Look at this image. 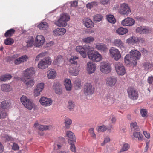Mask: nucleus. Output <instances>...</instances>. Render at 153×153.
<instances>
[{"instance_id": "60", "label": "nucleus", "mask_w": 153, "mask_h": 153, "mask_svg": "<svg viewBox=\"0 0 153 153\" xmlns=\"http://www.w3.org/2000/svg\"><path fill=\"white\" fill-rule=\"evenodd\" d=\"M140 113L141 116L143 117H145L147 114V111L146 109H141L140 111Z\"/></svg>"}, {"instance_id": "9", "label": "nucleus", "mask_w": 153, "mask_h": 153, "mask_svg": "<svg viewBox=\"0 0 153 153\" xmlns=\"http://www.w3.org/2000/svg\"><path fill=\"white\" fill-rule=\"evenodd\" d=\"M127 93L128 97L131 99L135 100L137 99L138 95L137 92L132 87L128 88Z\"/></svg>"}, {"instance_id": "61", "label": "nucleus", "mask_w": 153, "mask_h": 153, "mask_svg": "<svg viewBox=\"0 0 153 153\" xmlns=\"http://www.w3.org/2000/svg\"><path fill=\"white\" fill-rule=\"evenodd\" d=\"M69 143L71 144L70 149L73 152H75L76 151V150L74 145L71 142Z\"/></svg>"}, {"instance_id": "5", "label": "nucleus", "mask_w": 153, "mask_h": 153, "mask_svg": "<svg viewBox=\"0 0 153 153\" xmlns=\"http://www.w3.org/2000/svg\"><path fill=\"white\" fill-rule=\"evenodd\" d=\"M116 73L119 75L123 76L126 73V70L123 64L119 62H116L114 64Z\"/></svg>"}, {"instance_id": "32", "label": "nucleus", "mask_w": 153, "mask_h": 153, "mask_svg": "<svg viewBox=\"0 0 153 153\" xmlns=\"http://www.w3.org/2000/svg\"><path fill=\"white\" fill-rule=\"evenodd\" d=\"M38 27L40 30H46L48 29V25L46 22H41L38 25Z\"/></svg>"}, {"instance_id": "44", "label": "nucleus", "mask_w": 153, "mask_h": 153, "mask_svg": "<svg viewBox=\"0 0 153 153\" xmlns=\"http://www.w3.org/2000/svg\"><path fill=\"white\" fill-rule=\"evenodd\" d=\"M30 100L28 99L27 97L24 95H23L21 98V102L24 106H27L26 103Z\"/></svg>"}, {"instance_id": "57", "label": "nucleus", "mask_w": 153, "mask_h": 153, "mask_svg": "<svg viewBox=\"0 0 153 153\" xmlns=\"http://www.w3.org/2000/svg\"><path fill=\"white\" fill-rule=\"evenodd\" d=\"M129 146L128 144L125 143L123 145L122 149L120 151V152L127 151L129 149Z\"/></svg>"}, {"instance_id": "50", "label": "nucleus", "mask_w": 153, "mask_h": 153, "mask_svg": "<svg viewBox=\"0 0 153 153\" xmlns=\"http://www.w3.org/2000/svg\"><path fill=\"white\" fill-rule=\"evenodd\" d=\"M131 128L133 131H138L139 129L137 125V123L134 122L131 123L130 124Z\"/></svg>"}, {"instance_id": "37", "label": "nucleus", "mask_w": 153, "mask_h": 153, "mask_svg": "<svg viewBox=\"0 0 153 153\" xmlns=\"http://www.w3.org/2000/svg\"><path fill=\"white\" fill-rule=\"evenodd\" d=\"M128 30L126 28L120 27L118 28L116 30V33L120 35H123L127 33Z\"/></svg>"}, {"instance_id": "31", "label": "nucleus", "mask_w": 153, "mask_h": 153, "mask_svg": "<svg viewBox=\"0 0 153 153\" xmlns=\"http://www.w3.org/2000/svg\"><path fill=\"white\" fill-rule=\"evenodd\" d=\"M139 41V39L135 37H131L128 39L126 40V42L129 44H134L137 42Z\"/></svg>"}, {"instance_id": "20", "label": "nucleus", "mask_w": 153, "mask_h": 153, "mask_svg": "<svg viewBox=\"0 0 153 153\" xmlns=\"http://www.w3.org/2000/svg\"><path fill=\"white\" fill-rule=\"evenodd\" d=\"M34 126L36 128L41 131H43L52 128V126L50 125L47 126L45 125H40L37 122L35 123L34 125Z\"/></svg>"}, {"instance_id": "3", "label": "nucleus", "mask_w": 153, "mask_h": 153, "mask_svg": "<svg viewBox=\"0 0 153 153\" xmlns=\"http://www.w3.org/2000/svg\"><path fill=\"white\" fill-rule=\"evenodd\" d=\"M52 61L51 59L49 57L44 58L39 62L38 67L42 69H45L51 65Z\"/></svg>"}, {"instance_id": "27", "label": "nucleus", "mask_w": 153, "mask_h": 153, "mask_svg": "<svg viewBox=\"0 0 153 153\" xmlns=\"http://www.w3.org/2000/svg\"><path fill=\"white\" fill-rule=\"evenodd\" d=\"M53 88L56 94H60L61 93L62 91L61 85L59 83L57 82L54 83Z\"/></svg>"}, {"instance_id": "1", "label": "nucleus", "mask_w": 153, "mask_h": 153, "mask_svg": "<svg viewBox=\"0 0 153 153\" xmlns=\"http://www.w3.org/2000/svg\"><path fill=\"white\" fill-rule=\"evenodd\" d=\"M130 55H127L125 56V62L135 65L137 63V60H139L141 57V53L137 50L134 49L130 51Z\"/></svg>"}, {"instance_id": "46", "label": "nucleus", "mask_w": 153, "mask_h": 153, "mask_svg": "<svg viewBox=\"0 0 153 153\" xmlns=\"http://www.w3.org/2000/svg\"><path fill=\"white\" fill-rule=\"evenodd\" d=\"M78 57L76 56H73L71 57L70 59V62L71 64H76L78 60Z\"/></svg>"}, {"instance_id": "54", "label": "nucleus", "mask_w": 153, "mask_h": 153, "mask_svg": "<svg viewBox=\"0 0 153 153\" xmlns=\"http://www.w3.org/2000/svg\"><path fill=\"white\" fill-rule=\"evenodd\" d=\"M14 42L13 40L11 38H7L4 41V43L6 45H10L13 44Z\"/></svg>"}, {"instance_id": "13", "label": "nucleus", "mask_w": 153, "mask_h": 153, "mask_svg": "<svg viewBox=\"0 0 153 153\" xmlns=\"http://www.w3.org/2000/svg\"><path fill=\"white\" fill-rule=\"evenodd\" d=\"M39 102L42 106L45 107L50 106L52 103V100L51 99L44 97L40 98Z\"/></svg>"}, {"instance_id": "35", "label": "nucleus", "mask_w": 153, "mask_h": 153, "mask_svg": "<svg viewBox=\"0 0 153 153\" xmlns=\"http://www.w3.org/2000/svg\"><path fill=\"white\" fill-rule=\"evenodd\" d=\"M55 23L57 26L60 27H65L67 25V22L60 18L58 21H56Z\"/></svg>"}, {"instance_id": "28", "label": "nucleus", "mask_w": 153, "mask_h": 153, "mask_svg": "<svg viewBox=\"0 0 153 153\" xmlns=\"http://www.w3.org/2000/svg\"><path fill=\"white\" fill-rule=\"evenodd\" d=\"M64 62V60L62 57L61 55H59L56 58L53 62L55 65L60 66Z\"/></svg>"}, {"instance_id": "49", "label": "nucleus", "mask_w": 153, "mask_h": 153, "mask_svg": "<svg viewBox=\"0 0 153 153\" xmlns=\"http://www.w3.org/2000/svg\"><path fill=\"white\" fill-rule=\"evenodd\" d=\"M107 19L108 21L111 23L114 24L115 22V19L112 15H107Z\"/></svg>"}, {"instance_id": "56", "label": "nucleus", "mask_w": 153, "mask_h": 153, "mask_svg": "<svg viewBox=\"0 0 153 153\" xmlns=\"http://www.w3.org/2000/svg\"><path fill=\"white\" fill-rule=\"evenodd\" d=\"M89 132L93 138L95 139L96 138V135L94 133V129L93 128H90L89 130Z\"/></svg>"}, {"instance_id": "29", "label": "nucleus", "mask_w": 153, "mask_h": 153, "mask_svg": "<svg viewBox=\"0 0 153 153\" xmlns=\"http://www.w3.org/2000/svg\"><path fill=\"white\" fill-rule=\"evenodd\" d=\"M83 23L87 28H91L94 27V23L92 21L88 18L85 19L83 20Z\"/></svg>"}, {"instance_id": "55", "label": "nucleus", "mask_w": 153, "mask_h": 153, "mask_svg": "<svg viewBox=\"0 0 153 153\" xmlns=\"http://www.w3.org/2000/svg\"><path fill=\"white\" fill-rule=\"evenodd\" d=\"M144 68L146 70H150L152 67V65L149 62H146L144 64Z\"/></svg>"}, {"instance_id": "17", "label": "nucleus", "mask_w": 153, "mask_h": 153, "mask_svg": "<svg viewBox=\"0 0 153 153\" xmlns=\"http://www.w3.org/2000/svg\"><path fill=\"white\" fill-rule=\"evenodd\" d=\"M28 59V56L26 55H24L15 59L14 61V63L16 65H19L26 62Z\"/></svg>"}, {"instance_id": "19", "label": "nucleus", "mask_w": 153, "mask_h": 153, "mask_svg": "<svg viewBox=\"0 0 153 153\" xmlns=\"http://www.w3.org/2000/svg\"><path fill=\"white\" fill-rule=\"evenodd\" d=\"M114 45L119 48L120 49H124L125 48L124 44L122 40L120 39H115L113 42Z\"/></svg>"}, {"instance_id": "52", "label": "nucleus", "mask_w": 153, "mask_h": 153, "mask_svg": "<svg viewBox=\"0 0 153 153\" xmlns=\"http://www.w3.org/2000/svg\"><path fill=\"white\" fill-rule=\"evenodd\" d=\"M27 106H25L26 108L29 110H31L33 107L34 104L30 100L28 101V102L26 103Z\"/></svg>"}, {"instance_id": "21", "label": "nucleus", "mask_w": 153, "mask_h": 153, "mask_svg": "<svg viewBox=\"0 0 153 153\" xmlns=\"http://www.w3.org/2000/svg\"><path fill=\"white\" fill-rule=\"evenodd\" d=\"M112 128V125L111 124H109V126L108 128L105 125H102L99 126L97 127V130L99 132H103L105 131L107 129L111 132V129Z\"/></svg>"}, {"instance_id": "53", "label": "nucleus", "mask_w": 153, "mask_h": 153, "mask_svg": "<svg viewBox=\"0 0 153 153\" xmlns=\"http://www.w3.org/2000/svg\"><path fill=\"white\" fill-rule=\"evenodd\" d=\"M106 101H107L106 103L109 105H111L113 103V99L112 97L110 95H108L107 97L106 98Z\"/></svg>"}, {"instance_id": "42", "label": "nucleus", "mask_w": 153, "mask_h": 153, "mask_svg": "<svg viewBox=\"0 0 153 153\" xmlns=\"http://www.w3.org/2000/svg\"><path fill=\"white\" fill-rule=\"evenodd\" d=\"M34 38L32 36L30 37L26 41L27 43L26 46L27 47L33 46L34 42Z\"/></svg>"}, {"instance_id": "8", "label": "nucleus", "mask_w": 153, "mask_h": 153, "mask_svg": "<svg viewBox=\"0 0 153 153\" xmlns=\"http://www.w3.org/2000/svg\"><path fill=\"white\" fill-rule=\"evenodd\" d=\"M119 11L120 14L126 15H128L131 12L129 7L127 4L125 3H123L120 5Z\"/></svg>"}, {"instance_id": "48", "label": "nucleus", "mask_w": 153, "mask_h": 153, "mask_svg": "<svg viewBox=\"0 0 153 153\" xmlns=\"http://www.w3.org/2000/svg\"><path fill=\"white\" fill-rule=\"evenodd\" d=\"M60 18L62 19L64 21L66 22L69 21L70 19V16L68 15L66 13H63L61 15Z\"/></svg>"}, {"instance_id": "34", "label": "nucleus", "mask_w": 153, "mask_h": 153, "mask_svg": "<svg viewBox=\"0 0 153 153\" xmlns=\"http://www.w3.org/2000/svg\"><path fill=\"white\" fill-rule=\"evenodd\" d=\"M1 90L4 92H9L12 90V88L9 85L3 84L1 85Z\"/></svg>"}, {"instance_id": "45", "label": "nucleus", "mask_w": 153, "mask_h": 153, "mask_svg": "<svg viewBox=\"0 0 153 153\" xmlns=\"http://www.w3.org/2000/svg\"><path fill=\"white\" fill-rule=\"evenodd\" d=\"M15 32V30L14 29H10L7 31L4 36L6 37H11L14 34Z\"/></svg>"}, {"instance_id": "18", "label": "nucleus", "mask_w": 153, "mask_h": 153, "mask_svg": "<svg viewBox=\"0 0 153 153\" xmlns=\"http://www.w3.org/2000/svg\"><path fill=\"white\" fill-rule=\"evenodd\" d=\"M95 48L99 51L105 52L108 49L106 45L104 43H97L95 44Z\"/></svg>"}, {"instance_id": "24", "label": "nucleus", "mask_w": 153, "mask_h": 153, "mask_svg": "<svg viewBox=\"0 0 153 153\" xmlns=\"http://www.w3.org/2000/svg\"><path fill=\"white\" fill-rule=\"evenodd\" d=\"M1 107L3 109L9 110L11 108V105L10 102L8 100L2 101L1 104Z\"/></svg>"}, {"instance_id": "47", "label": "nucleus", "mask_w": 153, "mask_h": 153, "mask_svg": "<svg viewBox=\"0 0 153 153\" xmlns=\"http://www.w3.org/2000/svg\"><path fill=\"white\" fill-rule=\"evenodd\" d=\"M75 104L72 101L70 100L68 102L67 108L70 111H73L75 107Z\"/></svg>"}, {"instance_id": "25", "label": "nucleus", "mask_w": 153, "mask_h": 153, "mask_svg": "<svg viewBox=\"0 0 153 153\" xmlns=\"http://www.w3.org/2000/svg\"><path fill=\"white\" fill-rule=\"evenodd\" d=\"M66 135L68 138V143H70L71 141L75 142V136L73 133L70 131H67L66 133Z\"/></svg>"}, {"instance_id": "15", "label": "nucleus", "mask_w": 153, "mask_h": 153, "mask_svg": "<svg viewBox=\"0 0 153 153\" xmlns=\"http://www.w3.org/2000/svg\"><path fill=\"white\" fill-rule=\"evenodd\" d=\"M96 66V64L91 61L88 62L87 64L86 70L89 74L94 73L95 71Z\"/></svg>"}, {"instance_id": "58", "label": "nucleus", "mask_w": 153, "mask_h": 153, "mask_svg": "<svg viewBox=\"0 0 153 153\" xmlns=\"http://www.w3.org/2000/svg\"><path fill=\"white\" fill-rule=\"evenodd\" d=\"M84 50L86 51H94L92 50H94V48L91 46L89 45H86L84 46Z\"/></svg>"}, {"instance_id": "22", "label": "nucleus", "mask_w": 153, "mask_h": 153, "mask_svg": "<svg viewBox=\"0 0 153 153\" xmlns=\"http://www.w3.org/2000/svg\"><path fill=\"white\" fill-rule=\"evenodd\" d=\"M64 83L66 90L70 91L72 87L71 81L69 79H65L64 81Z\"/></svg>"}, {"instance_id": "16", "label": "nucleus", "mask_w": 153, "mask_h": 153, "mask_svg": "<svg viewBox=\"0 0 153 153\" xmlns=\"http://www.w3.org/2000/svg\"><path fill=\"white\" fill-rule=\"evenodd\" d=\"M134 20L132 18L127 17L121 22V24L123 26H131L135 23Z\"/></svg>"}, {"instance_id": "4", "label": "nucleus", "mask_w": 153, "mask_h": 153, "mask_svg": "<svg viewBox=\"0 0 153 153\" xmlns=\"http://www.w3.org/2000/svg\"><path fill=\"white\" fill-rule=\"evenodd\" d=\"M110 55L115 61L120 60L121 57V54L119 50L114 47H112L109 50Z\"/></svg>"}, {"instance_id": "63", "label": "nucleus", "mask_w": 153, "mask_h": 153, "mask_svg": "<svg viewBox=\"0 0 153 153\" xmlns=\"http://www.w3.org/2000/svg\"><path fill=\"white\" fill-rule=\"evenodd\" d=\"M75 86L76 89H78L80 87L81 83L80 82H78L76 80L74 82Z\"/></svg>"}, {"instance_id": "6", "label": "nucleus", "mask_w": 153, "mask_h": 153, "mask_svg": "<svg viewBox=\"0 0 153 153\" xmlns=\"http://www.w3.org/2000/svg\"><path fill=\"white\" fill-rule=\"evenodd\" d=\"M35 73L34 68L30 67L28 68L23 72V76L26 79H29Z\"/></svg>"}, {"instance_id": "64", "label": "nucleus", "mask_w": 153, "mask_h": 153, "mask_svg": "<svg viewBox=\"0 0 153 153\" xmlns=\"http://www.w3.org/2000/svg\"><path fill=\"white\" fill-rule=\"evenodd\" d=\"M147 82L150 84H153V76H149L147 79Z\"/></svg>"}, {"instance_id": "26", "label": "nucleus", "mask_w": 153, "mask_h": 153, "mask_svg": "<svg viewBox=\"0 0 153 153\" xmlns=\"http://www.w3.org/2000/svg\"><path fill=\"white\" fill-rule=\"evenodd\" d=\"M47 73L48 78L50 79L55 78L57 75L56 71L53 69L49 70L48 71Z\"/></svg>"}, {"instance_id": "14", "label": "nucleus", "mask_w": 153, "mask_h": 153, "mask_svg": "<svg viewBox=\"0 0 153 153\" xmlns=\"http://www.w3.org/2000/svg\"><path fill=\"white\" fill-rule=\"evenodd\" d=\"M44 84L43 83L38 84L33 90V94L35 97H37L40 94L44 88Z\"/></svg>"}, {"instance_id": "23", "label": "nucleus", "mask_w": 153, "mask_h": 153, "mask_svg": "<svg viewBox=\"0 0 153 153\" xmlns=\"http://www.w3.org/2000/svg\"><path fill=\"white\" fill-rule=\"evenodd\" d=\"M66 30L65 28H58L53 30V33L56 36L62 35L65 33Z\"/></svg>"}, {"instance_id": "38", "label": "nucleus", "mask_w": 153, "mask_h": 153, "mask_svg": "<svg viewBox=\"0 0 153 153\" xmlns=\"http://www.w3.org/2000/svg\"><path fill=\"white\" fill-rule=\"evenodd\" d=\"M64 121L65 123L64 128L66 129H69L72 123V120L69 118H65V119Z\"/></svg>"}, {"instance_id": "41", "label": "nucleus", "mask_w": 153, "mask_h": 153, "mask_svg": "<svg viewBox=\"0 0 153 153\" xmlns=\"http://www.w3.org/2000/svg\"><path fill=\"white\" fill-rule=\"evenodd\" d=\"M133 135L134 137L137 138L139 141H142L143 140V136L140 132H134Z\"/></svg>"}, {"instance_id": "40", "label": "nucleus", "mask_w": 153, "mask_h": 153, "mask_svg": "<svg viewBox=\"0 0 153 153\" xmlns=\"http://www.w3.org/2000/svg\"><path fill=\"white\" fill-rule=\"evenodd\" d=\"M103 18L102 16L100 14H97L93 17L94 20L95 22H98L101 21Z\"/></svg>"}, {"instance_id": "10", "label": "nucleus", "mask_w": 153, "mask_h": 153, "mask_svg": "<svg viewBox=\"0 0 153 153\" xmlns=\"http://www.w3.org/2000/svg\"><path fill=\"white\" fill-rule=\"evenodd\" d=\"M117 82V78L114 76H112L107 78L106 80L107 85L110 87H113L115 86Z\"/></svg>"}, {"instance_id": "39", "label": "nucleus", "mask_w": 153, "mask_h": 153, "mask_svg": "<svg viewBox=\"0 0 153 153\" xmlns=\"http://www.w3.org/2000/svg\"><path fill=\"white\" fill-rule=\"evenodd\" d=\"M12 76L8 74H5L1 76L0 77V80L5 81L7 80H10L12 78Z\"/></svg>"}, {"instance_id": "2", "label": "nucleus", "mask_w": 153, "mask_h": 153, "mask_svg": "<svg viewBox=\"0 0 153 153\" xmlns=\"http://www.w3.org/2000/svg\"><path fill=\"white\" fill-rule=\"evenodd\" d=\"M87 56L89 59L94 61L99 62L102 59V56L97 51H88Z\"/></svg>"}, {"instance_id": "33", "label": "nucleus", "mask_w": 153, "mask_h": 153, "mask_svg": "<svg viewBox=\"0 0 153 153\" xmlns=\"http://www.w3.org/2000/svg\"><path fill=\"white\" fill-rule=\"evenodd\" d=\"M22 81H24L26 87L27 88H31L34 85L35 82L33 79H31L28 80L22 79Z\"/></svg>"}, {"instance_id": "11", "label": "nucleus", "mask_w": 153, "mask_h": 153, "mask_svg": "<svg viewBox=\"0 0 153 153\" xmlns=\"http://www.w3.org/2000/svg\"><path fill=\"white\" fill-rule=\"evenodd\" d=\"M94 88L92 85L90 83H86L84 88V93L85 95H92L94 92Z\"/></svg>"}, {"instance_id": "12", "label": "nucleus", "mask_w": 153, "mask_h": 153, "mask_svg": "<svg viewBox=\"0 0 153 153\" xmlns=\"http://www.w3.org/2000/svg\"><path fill=\"white\" fill-rule=\"evenodd\" d=\"M45 41L44 37L42 35H37L35 39V42L36 47L42 46Z\"/></svg>"}, {"instance_id": "62", "label": "nucleus", "mask_w": 153, "mask_h": 153, "mask_svg": "<svg viewBox=\"0 0 153 153\" xmlns=\"http://www.w3.org/2000/svg\"><path fill=\"white\" fill-rule=\"evenodd\" d=\"M86 51L85 50H83L81 51L79 53L84 58H85L86 57L87 54Z\"/></svg>"}, {"instance_id": "30", "label": "nucleus", "mask_w": 153, "mask_h": 153, "mask_svg": "<svg viewBox=\"0 0 153 153\" xmlns=\"http://www.w3.org/2000/svg\"><path fill=\"white\" fill-rule=\"evenodd\" d=\"M79 71V67H75L70 68L69 69V72L71 75L76 76L78 74Z\"/></svg>"}, {"instance_id": "36", "label": "nucleus", "mask_w": 153, "mask_h": 153, "mask_svg": "<svg viewBox=\"0 0 153 153\" xmlns=\"http://www.w3.org/2000/svg\"><path fill=\"white\" fill-rule=\"evenodd\" d=\"M94 37L91 36L86 37L82 39V41L84 43H91L93 42L94 41Z\"/></svg>"}, {"instance_id": "59", "label": "nucleus", "mask_w": 153, "mask_h": 153, "mask_svg": "<svg viewBox=\"0 0 153 153\" xmlns=\"http://www.w3.org/2000/svg\"><path fill=\"white\" fill-rule=\"evenodd\" d=\"M110 141V139L109 137L107 136L104 139V140L103 143H101V145L102 146H104L106 143H107Z\"/></svg>"}, {"instance_id": "43", "label": "nucleus", "mask_w": 153, "mask_h": 153, "mask_svg": "<svg viewBox=\"0 0 153 153\" xmlns=\"http://www.w3.org/2000/svg\"><path fill=\"white\" fill-rule=\"evenodd\" d=\"M62 145V143H60L59 141H56L54 145V150H56L61 149Z\"/></svg>"}, {"instance_id": "51", "label": "nucleus", "mask_w": 153, "mask_h": 153, "mask_svg": "<svg viewBox=\"0 0 153 153\" xmlns=\"http://www.w3.org/2000/svg\"><path fill=\"white\" fill-rule=\"evenodd\" d=\"M98 2L97 1L89 3L86 4V7L88 8L91 9L94 6H96L98 5Z\"/></svg>"}, {"instance_id": "7", "label": "nucleus", "mask_w": 153, "mask_h": 153, "mask_svg": "<svg viewBox=\"0 0 153 153\" xmlns=\"http://www.w3.org/2000/svg\"><path fill=\"white\" fill-rule=\"evenodd\" d=\"M100 71L102 72L108 73L111 70V66L109 63L105 62H101L100 65Z\"/></svg>"}]
</instances>
